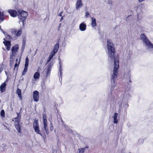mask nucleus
I'll return each mask as SVG.
<instances>
[{
    "label": "nucleus",
    "instance_id": "obj_35",
    "mask_svg": "<svg viewBox=\"0 0 153 153\" xmlns=\"http://www.w3.org/2000/svg\"><path fill=\"white\" fill-rule=\"evenodd\" d=\"M62 12H61L59 14H58V16H62Z\"/></svg>",
    "mask_w": 153,
    "mask_h": 153
},
{
    "label": "nucleus",
    "instance_id": "obj_39",
    "mask_svg": "<svg viewBox=\"0 0 153 153\" xmlns=\"http://www.w3.org/2000/svg\"><path fill=\"white\" fill-rule=\"evenodd\" d=\"M8 36L9 38V39L10 38V36Z\"/></svg>",
    "mask_w": 153,
    "mask_h": 153
},
{
    "label": "nucleus",
    "instance_id": "obj_13",
    "mask_svg": "<svg viewBox=\"0 0 153 153\" xmlns=\"http://www.w3.org/2000/svg\"><path fill=\"white\" fill-rule=\"evenodd\" d=\"M6 82H4L2 83L0 86V89L1 93L5 91L6 90Z\"/></svg>",
    "mask_w": 153,
    "mask_h": 153
},
{
    "label": "nucleus",
    "instance_id": "obj_19",
    "mask_svg": "<svg viewBox=\"0 0 153 153\" xmlns=\"http://www.w3.org/2000/svg\"><path fill=\"white\" fill-rule=\"evenodd\" d=\"M91 19L92 21L91 22V25L92 27H94L97 25L96 19L95 18H91Z\"/></svg>",
    "mask_w": 153,
    "mask_h": 153
},
{
    "label": "nucleus",
    "instance_id": "obj_37",
    "mask_svg": "<svg viewBox=\"0 0 153 153\" xmlns=\"http://www.w3.org/2000/svg\"><path fill=\"white\" fill-rule=\"evenodd\" d=\"M63 20V17H62L61 18V19H60V21H62Z\"/></svg>",
    "mask_w": 153,
    "mask_h": 153
},
{
    "label": "nucleus",
    "instance_id": "obj_23",
    "mask_svg": "<svg viewBox=\"0 0 153 153\" xmlns=\"http://www.w3.org/2000/svg\"><path fill=\"white\" fill-rule=\"evenodd\" d=\"M4 19L3 12L0 11V21L2 22L4 20Z\"/></svg>",
    "mask_w": 153,
    "mask_h": 153
},
{
    "label": "nucleus",
    "instance_id": "obj_3",
    "mask_svg": "<svg viewBox=\"0 0 153 153\" xmlns=\"http://www.w3.org/2000/svg\"><path fill=\"white\" fill-rule=\"evenodd\" d=\"M18 12L21 15V16L23 18L20 19L19 21V23H20L21 22H22L23 25L24 26L25 24L26 18L27 16L28 13L26 12L21 10H18Z\"/></svg>",
    "mask_w": 153,
    "mask_h": 153
},
{
    "label": "nucleus",
    "instance_id": "obj_34",
    "mask_svg": "<svg viewBox=\"0 0 153 153\" xmlns=\"http://www.w3.org/2000/svg\"><path fill=\"white\" fill-rule=\"evenodd\" d=\"M12 56H10V59H11V60H10V64L11 63V62H13V60H12Z\"/></svg>",
    "mask_w": 153,
    "mask_h": 153
},
{
    "label": "nucleus",
    "instance_id": "obj_29",
    "mask_svg": "<svg viewBox=\"0 0 153 153\" xmlns=\"http://www.w3.org/2000/svg\"><path fill=\"white\" fill-rule=\"evenodd\" d=\"M59 65H60V68L59 71L60 72V76H61L62 73V70H61V62H59Z\"/></svg>",
    "mask_w": 153,
    "mask_h": 153
},
{
    "label": "nucleus",
    "instance_id": "obj_24",
    "mask_svg": "<svg viewBox=\"0 0 153 153\" xmlns=\"http://www.w3.org/2000/svg\"><path fill=\"white\" fill-rule=\"evenodd\" d=\"M54 55H55L52 52H51V54H50V55L49 56V57L48 59L47 62H50L51 61V60L52 58L53 57V56Z\"/></svg>",
    "mask_w": 153,
    "mask_h": 153
},
{
    "label": "nucleus",
    "instance_id": "obj_4",
    "mask_svg": "<svg viewBox=\"0 0 153 153\" xmlns=\"http://www.w3.org/2000/svg\"><path fill=\"white\" fill-rule=\"evenodd\" d=\"M33 128L37 134H38L42 136V134L39 129L38 121L35 120L33 125Z\"/></svg>",
    "mask_w": 153,
    "mask_h": 153
},
{
    "label": "nucleus",
    "instance_id": "obj_31",
    "mask_svg": "<svg viewBox=\"0 0 153 153\" xmlns=\"http://www.w3.org/2000/svg\"><path fill=\"white\" fill-rule=\"evenodd\" d=\"M90 16V14H89V13L88 12V11H87L86 13H85V16H86V18L87 17H88Z\"/></svg>",
    "mask_w": 153,
    "mask_h": 153
},
{
    "label": "nucleus",
    "instance_id": "obj_30",
    "mask_svg": "<svg viewBox=\"0 0 153 153\" xmlns=\"http://www.w3.org/2000/svg\"><path fill=\"white\" fill-rule=\"evenodd\" d=\"M84 151L83 148H80L79 149V153H83Z\"/></svg>",
    "mask_w": 153,
    "mask_h": 153
},
{
    "label": "nucleus",
    "instance_id": "obj_22",
    "mask_svg": "<svg viewBox=\"0 0 153 153\" xmlns=\"http://www.w3.org/2000/svg\"><path fill=\"white\" fill-rule=\"evenodd\" d=\"M40 76V74L38 72H36L33 75V77L35 79H39Z\"/></svg>",
    "mask_w": 153,
    "mask_h": 153
},
{
    "label": "nucleus",
    "instance_id": "obj_11",
    "mask_svg": "<svg viewBox=\"0 0 153 153\" xmlns=\"http://www.w3.org/2000/svg\"><path fill=\"white\" fill-rule=\"evenodd\" d=\"M4 40H5V39H4ZM3 43L4 45L6 46V49L8 51H9L10 49L11 45L10 42L8 41L4 40L3 42Z\"/></svg>",
    "mask_w": 153,
    "mask_h": 153
},
{
    "label": "nucleus",
    "instance_id": "obj_28",
    "mask_svg": "<svg viewBox=\"0 0 153 153\" xmlns=\"http://www.w3.org/2000/svg\"><path fill=\"white\" fill-rule=\"evenodd\" d=\"M1 116L3 117H4L5 116V112L4 110H2L1 112Z\"/></svg>",
    "mask_w": 153,
    "mask_h": 153
},
{
    "label": "nucleus",
    "instance_id": "obj_21",
    "mask_svg": "<svg viewBox=\"0 0 153 153\" xmlns=\"http://www.w3.org/2000/svg\"><path fill=\"white\" fill-rule=\"evenodd\" d=\"M51 71V68L50 66H48L47 68L46 72V77H48V76L49 75Z\"/></svg>",
    "mask_w": 153,
    "mask_h": 153
},
{
    "label": "nucleus",
    "instance_id": "obj_2",
    "mask_svg": "<svg viewBox=\"0 0 153 153\" xmlns=\"http://www.w3.org/2000/svg\"><path fill=\"white\" fill-rule=\"evenodd\" d=\"M141 39L143 41L147 50L149 51H153V45L147 38L144 34L142 33L140 36Z\"/></svg>",
    "mask_w": 153,
    "mask_h": 153
},
{
    "label": "nucleus",
    "instance_id": "obj_12",
    "mask_svg": "<svg viewBox=\"0 0 153 153\" xmlns=\"http://www.w3.org/2000/svg\"><path fill=\"white\" fill-rule=\"evenodd\" d=\"M124 77L127 80L128 82H131V76L130 72L125 74L124 75Z\"/></svg>",
    "mask_w": 153,
    "mask_h": 153
},
{
    "label": "nucleus",
    "instance_id": "obj_40",
    "mask_svg": "<svg viewBox=\"0 0 153 153\" xmlns=\"http://www.w3.org/2000/svg\"><path fill=\"white\" fill-rule=\"evenodd\" d=\"M1 102V100H0V102Z\"/></svg>",
    "mask_w": 153,
    "mask_h": 153
},
{
    "label": "nucleus",
    "instance_id": "obj_14",
    "mask_svg": "<svg viewBox=\"0 0 153 153\" xmlns=\"http://www.w3.org/2000/svg\"><path fill=\"white\" fill-rule=\"evenodd\" d=\"M82 6V4L81 0H77L76 4V10L79 9Z\"/></svg>",
    "mask_w": 153,
    "mask_h": 153
},
{
    "label": "nucleus",
    "instance_id": "obj_5",
    "mask_svg": "<svg viewBox=\"0 0 153 153\" xmlns=\"http://www.w3.org/2000/svg\"><path fill=\"white\" fill-rule=\"evenodd\" d=\"M43 118L44 128L46 133L48 134V123L46 114H44L43 115Z\"/></svg>",
    "mask_w": 153,
    "mask_h": 153
},
{
    "label": "nucleus",
    "instance_id": "obj_20",
    "mask_svg": "<svg viewBox=\"0 0 153 153\" xmlns=\"http://www.w3.org/2000/svg\"><path fill=\"white\" fill-rule=\"evenodd\" d=\"M16 93L18 94V97L19 98V99L20 100H22V98L21 95V90L19 88H18L16 91Z\"/></svg>",
    "mask_w": 153,
    "mask_h": 153
},
{
    "label": "nucleus",
    "instance_id": "obj_15",
    "mask_svg": "<svg viewBox=\"0 0 153 153\" xmlns=\"http://www.w3.org/2000/svg\"><path fill=\"white\" fill-rule=\"evenodd\" d=\"M8 12L10 14L11 16L13 17H15L17 16V13L16 10H8Z\"/></svg>",
    "mask_w": 153,
    "mask_h": 153
},
{
    "label": "nucleus",
    "instance_id": "obj_1",
    "mask_svg": "<svg viewBox=\"0 0 153 153\" xmlns=\"http://www.w3.org/2000/svg\"><path fill=\"white\" fill-rule=\"evenodd\" d=\"M108 54L109 59L113 61L114 68L111 74V81L112 82V87L114 88L115 86V79L116 78L119 68V57L116 54L114 45L111 40L108 39L107 41Z\"/></svg>",
    "mask_w": 153,
    "mask_h": 153
},
{
    "label": "nucleus",
    "instance_id": "obj_7",
    "mask_svg": "<svg viewBox=\"0 0 153 153\" xmlns=\"http://www.w3.org/2000/svg\"><path fill=\"white\" fill-rule=\"evenodd\" d=\"M39 92L37 91H34L33 92V97L35 101L38 102L39 99Z\"/></svg>",
    "mask_w": 153,
    "mask_h": 153
},
{
    "label": "nucleus",
    "instance_id": "obj_17",
    "mask_svg": "<svg viewBox=\"0 0 153 153\" xmlns=\"http://www.w3.org/2000/svg\"><path fill=\"white\" fill-rule=\"evenodd\" d=\"M117 116L118 114L116 113L114 114V116L112 117L114 120L113 122L114 123L117 124L118 122Z\"/></svg>",
    "mask_w": 153,
    "mask_h": 153
},
{
    "label": "nucleus",
    "instance_id": "obj_27",
    "mask_svg": "<svg viewBox=\"0 0 153 153\" xmlns=\"http://www.w3.org/2000/svg\"><path fill=\"white\" fill-rule=\"evenodd\" d=\"M27 67H26L25 66V68H24V70L22 72V75H24L26 74V72L27 71Z\"/></svg>",
    "mask_w": 153,
    "mask_h": 153
},
{
    "label": "nucleus",
    "instance_id": "obj_25",
    "mask_svg": "<svg viewBox=\"0 0 153 153\" xmlns=\"http://www.w3.org/2000/svg\"><path fill=\"white\" fill-rule=\"evenodd\" d=\"M16 63L14 65V69H15L16 68H18L20 63V60L19 61H18V59H16Z\"/></svg>",
    "mask_w": 153,
    "mask_h": 153
},
{
    "label": "nucleus",
    "instance_id": "obj_10",
    "mask_svg": "<svg viewBox=\"0 0 153 153\" xmlns=\"http://www.w3.org/2000/svg\"><path fill=\"white\" fill-rule=\"evenodd\" d=\"M21 119V115L19 113H17V117H15L12 120L13 121H14V123H19Z\"/></svg>",
    "mask_w": 153,
    "mask_h": 153
},
{
    "label": "nucleus",
    "instance_id": "obj_18",
    "mask_svg": "<svg viewBox=\"0 0 153 153\" xmlns=\"http://www.w3.org/2000/svg\"><path fill=\"white\" fill-rule=\"evenodd\" d=\"M59 48V45L58 44H57L55 45L53 49V51L52 52L54 54H55L58 51V50Z\"/></svg>",
    "mask_w": 153,
    "mask_h": 153
},
{
    "label": "nucleus",
    "instance_id": "obj_8",
    "mask_svg": "<svg viewBox=\"0 0 153 153\" xmlns=\"http://www.w3.org/2000/svg\"><path fill=\"white\" fill-rule=\"evenodd\" d=\"M79 28L80 30L82 31L85 30L86 29V25L85 22H82L80 24Z\"/></svg>",
    "mask_w": 153,
    "mask_h": 153
},
{
    "label": "nucleus",
    "instance_id": "obj_26",
    "mask_svg": "<svg viewBox=\"0 0 153 153\" xmlns=\"http://www.w3.org/2000/svg\"><path fill=\"white\" fill-rule=\"evenodd\" d=\"M29 59L28 57H26L25 59V67H28V65Z\"/></svg>",
    "mask_w": 153,
    "mask_h": 153
},
{
    "label": "nucleus",
    "instance_id": "obj_16",
    "mask_svg": "<svg viewBox=\"0 0 153 153\" xmlns=\"http://www.w3.org/2000/svg\"><path fill=\"white\" fill-rule=\"evenodd\" d=\"M15 126L18 132L20 133H21V126L19 123H14Z\"/></svg>",
    "mask_w": 153,
    "mask_h": 153
},
{
    "label": "nucleus",
    "instance_id": "obj_36",
    "mask_svg": "<svg viewBox=\"0 0 153 153\" xmlns=\"http://www.w3.org/2000/svg\"><path fill=\"white\" fill-rule=\"evenodd\" d=\"M145 0H138V1L140 2V3H141V2H143V1H144Z\"/></svg>",
    "mask_w": 153,
    "mask_h": 153
},
{
    "label": "nucleus",
    "instance_id": "obj_32",
    "mask_svg": "<svg viewBox=\"0 0 153 153\" xmlns=\"http://www.w3.org/2000/svg\"><path fill=\"white\" fill-rule=\"evenodd\" d=\"M53 125H52V124H51V126L50 127V130L52 131H53Z\"/></svg>",
    "mask_w": 153,
    "mask_h": 153
},
{
    "label": "nucleus",
    "instance_id": "obj_33",
    "mask_svg": "<svg viewBox=\"0 0 153 153\" xmlns=\"http://www.w3.org/2000/svg\"><path fill=\"white\" fill-rule=\"evenodd\" d=\"M22 44H23V46H24L25 45V42L24 40L22 42Z\"/></svg>",
    "mask_w": 153,
    "mask_h": 153
},
{
    "label": "nucleus",
    "instance_id": "obj_38",
    "mask_svg": "<svg viewBox=\"0 0 153 153\" xmlns=\"http://www.w3.org/2000/svg\"><path fill=\"white\" fill-rule=\"evenodd\" d=\"M5 73H6V75H7V72H6V71H5Z\"/></svg>",
    "mask_w": 153,
    "mask_h": 153
},
{
    "label": "nucleus",
    "instance_id": "obj_6",
    "mask_svg": "<svg viewBox=\"0 0 153 153\" xmlns=\"http://www.w3.org/2000/svg\"><path fill=\"white\" fill-rule=\"evenodd\" d=\"M12 33L15 34L17 37L20 36L22 33V30L21 29L15 30L13 29L12 30Z\"/></svg>",
    "mask_w": 153,
    "mask_h": 153
},
{
    "label": "nucleus",
    "instance_id": "obj_9",
    "mask_svg": "<svg viewBox=\"0 0 153 153\" xmlns=\"http://www.w3.org/2000/svg\"><path fill=\"white\" fill-rule=\"evenodd\" d=\"M19 48V45L18 44H16L12 47L11 50L12 51V56L14 55L16 53L17 51Z\"/></svg>",
    "mask_w": 153,
    "mask_h": 153
}]
</instances>
